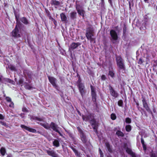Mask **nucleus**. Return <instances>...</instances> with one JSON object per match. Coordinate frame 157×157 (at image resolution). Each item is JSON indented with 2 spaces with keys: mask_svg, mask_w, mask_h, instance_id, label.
Segmentation results:
<instances>
[{
  "mask_svg": "<svg viewBox=\"0 0 157 157\" xmlns=\"http://www.w3.org/2000/svg\"><path fill=\"white\" fill-rule=\"evenodd\" d=\"M35 119L39 121H42L40 122H38V123L41 126H43L46 129H49L50 128H52L53 130L55 132L58 131L59 127L57 124L55 123L52 122L49 125L48 123L46 122L42 121V119L41 118H39L37 117H35Z\"/></svg>",
  "mask_w": 157,
  "mask_h": 157,
  "instance_id": "1",
  "label": "nucleus"
},
{
  "mask_svg": "<svg viewBox=\"0 0 157 157\" xmlns=\"http://www.w3.org/2000/svg\"><path fill=\"white\" fill-rule=\"evenodd\" d=\"M94 29L92 26L88 27L86 30V36L87 39L90 40L91 43H95Z\"/></svg>",
  "mask_w": 157,
  "mask_h": 157,
  "instance_id": "2",
  "label": "nucleus"
},
{
  "mask_svg": "<svg viewBox=\"0 0 157 157\" xmlns=\"http://www.w3.org/2000/svg\"><path fill=\"white\" fill-rule=\"evenodd\" d=\"M22 24L21 23L17 24L15 28L12 32V35L14 37H19L21 36Z\"/></svg>",
  "mask_w": 157,
  "mask_h": 157,
  "instance_id": "3",
  "label": "nucleus"
},
{
  "mask_svg": "<svg viewBox=\"0 0 157 157\" xmlns=\"http://www.w3.org/2000/svg\"><path fill=\"white\" fill-rule=\"evenodd\" d=\"M77 129L79 133V135L81 140L82 142L86 146V147H88L90 144V143L89 141L88 140L86 135L80 127H78L77 128Z\"/></svg>",
  "mask_w": 157,
  "mask_h": 157,
  "instance_id": "4",
  "label": "nucleus"
},
{
  "mask_svg": "<svg viewBox=\"0 0 157 157\" xmlns=\"http://www.w3.org/2000/svg\"><path fill=\"white\" fill-rule=\"evenodd\" d=\"M116 60L117 67L119 68V70H124L125 69V66L124 63V60L120 56H117L116 57Z\"/></svg>",
  "mask_w": 157,
  "mask_h": 157,
  "instance_id": "5",
  "label": "nucleus"
},
{
  "mask_svg": "<svg viewBox=\"0 0 157 157\" xmlns=\"http://www.w3.org/2000/svg\"><path fill=\"white\" fill-rule=\"evenodd\" d=\"M141 99L143 107L145 109L148 113H150L151 115L153 116L152 112L151 110L147 103V101L146 100L145 97L144 96L142 95Z\"/></svg>",
  "mask_w": 157,
  "mask_h": 157,
  "instance_id": "6",
  "label": "nucleus"
},
{
  "mask_svg": "<svg viewBox=\"0 0 157 157\" xmlns=\"http://www.w3.org/2000/svg\"><path fill=\"white\" fill-rule=\"evenodd\" d=\"M110 35L111 36L110 40L113 43H116L118 39V36L116 32L114 30H111L110 31Z\"/></svg>",
  "mask_w": 157,
  "mask_h": 157,
  "instance_id": "7",
  "label": "nucleus"
},
{
  "mask_svg": "<svg viewBox=\"0 0 157 157\" xmlns=\"http://www.w3.org/2000/svg\"><path fill=\"white\" fill-rule=\"evenodd\" d=\"M79 1L76 2V9L78 14L80 16H84L85 11L83 10L82 6L78 4Z\"/></svg>",
  "mask_w": 157,
  "mask_h": 157,
  "instance_id": "8",
  "label": "nucleus"
},
{
  "mask_svg": "<svg viewBox=\"0 0 157 157\" xmlns=\"http://www.w3.org/2000/svg\"><path fill=\"white\" fill-rule=\"evenodd\" d=\"M77 85L78 87L80 93L82 97L85 93L84 87L83 84L81 82V79L80 78H79L77 81Z\"/></svg>",
  "mask_w": 157,
  "mask_h": 157,
  "instance_id": "9",
  "label": "nucleus"
},
{
  "mask_svg": "<svg viewBox=\"0 0 157 157\" xmlns=\"http://www.w3.org/2000/svg\"><path fill=\"white\" fill-rule=\"evenodd\" d=\"M109 88L110 94L114 98H116L118 97L119 94L110 85L109 86Z\"/></svg>",
  "mask_w": 157,
  "mask_h": 157,
  "instance_id": "10",
  "label": "nucleus"
},
{
  "mask_svg": "<svg viewBox=\"0 0 157 157\" xmlns=\"http://www.w3.org/2000/svg\"><path fill=\"white\" fill-rule=\"evenodd\" d=\"M48 77L49 82L54 87L57 89L58 86L56 83V82L57 81L56 78L48 76Z\"/></svg>",
  "mask_w": 157,
  "mask_h": 157,
  "instance_id": "11",
  "label": "nucleus"
},
{
  "mask_svg": "<svg viewBox=\"0 0 157 157\" xmlns=\"http://www.w3.org/2000/svg\"><path fill=\"white\" fill-rule=\"evenodd\" d=\"M1 81L0 82L5 83V84H7L8 83L11 84H14L15 83L14 81L9 78H4L2 76L1 78Z\"/></svg>",
  "mask_w": 157,
  "mask_h": 157,
  "instance_id": "12",
  "label": "nucleus"
},
{
  "mask_svg": "<svg viewBox=\"0 0 157 157\" xmlns=\"http://www.w3.org/2000/svg\"><path fill=\"white\" fill-rule=\"evenodd\" d=\"M21 127L24 129V131L25 130L33 133H36V130L35 129L30 128L24 125L21 124Z\"/></svg>",
  "mask_w": 157,
  "mask_h": 157,
  "instance_id": "13",
  "label": "nucleus"
},
{
  "mask_svg": "<svg viewBox=\"0 0 157 157\" xmlns=\"http://www.w3.org/2000/svg\"><path fill=\"white\" fill-rule=\"evenodd\" d=\"M81 44L79 42L77 43H72L70 45V47L69 48V50L71 51V50H73L76 48H77L79 46H80L81 45Z\"/></svg>",
  "mask_w": 157,
  "mask_h": 157,
  "instance_id": "14",
  "label": "nucleus"
},
{
  "mask_svg": "<svg viewBox=\"0 0 157 157\" xmlns=\"http://www.w3.org/2000/svg\"><path fill=\"white\" fill-rule=\"evenodd\" d=\"M82 117L83 120L86 121H90L92 118V115L91 114H89L85 116L82 115Z\"/></svg>",
  "mask_w": 157,
  "mask_h": 157,
  "instance_id": "15",
  "label": "nucleus"
},
{
  "mask_svg": "<svg viewBox=\"0 0 157 157\" xmlns=\"http://www.w3.org/2000/svg\"><path fill=\"white\" fill-rule=\"evenodd\" d=\"M46 152L48 155L53 157H55L57 155L54 151L52 150L51 149L46 150Z\"/></svg>",
  "mask_w": 157,
  "mask_h": 157,
  "instance_id": "16",
  "label": "nucleus"
},
{
  "mask_svg": "<svg viewBox=\"0 0 157 157\" xmlns=\"http://www.w3.org/2000/svg\"><path fill=\"white\" fill-rule=\"evenodd\" d=\"M90 123L92 125L93 129L96 133H97V129L96 127V122L92 118L90 121Z\"/></svg>",
  "mask_w": 157,
  "mask_h": 157,
  "instance_id": "17",
  "label": "nucleus"
},
{
  "mask_svg": "<svg viewBox=\"0 0 157 157\" xmlns=\"http://www.w3.org/2000/svg\"><path fill=\"white\" fill-rule=\"evenodd\" d=\"M20 20L23 24L26 25H30V21L25 17H22L20 18Z\"/></svg>",
  "mask_w": 157,
  "mask_h": 157,
  "instance_id": "18",
  "label": "nucleus"
},
{
  "mask_svg": "<svg viewBox=\"0 0 157 157\" xmlns=\"http://www.w3.org/2000/svg\"><path fill=\"white\" fill-rule=\"evenodd\" d=\"M126 152L130 155L132 157H136V155L135 153L132 152L130 148H127L126 150Z\"/></svg>",
  "mask_w": 157,
  "mask_h": 157,
  "instance_id": "19",
  "label": "nucleus"
},
{
  "mask_svg": "<svg viewBox=\"0 0 157 157\" xmlns=\"http://www.w3.org/2000/svg\"><path fill=\"white\" fill-rule=\"evenodd\" d=\"M5 99L6 100L7 102L10 103L9 106L11 108H13L14 104L13 102L12 101L11 98L9 97H6L5 98Z\"/></svg>",
  "mask_w": 157,
  "mask_h": 157,
  "instance_id": "20",
  "label": "nucleus"
},
{
  "mask_svg": "<svg viewBox=\"0 0 157 157\" xmlns=\"http://www.w3.org/2000/svg\"><path fill=\"white\" fill-rule=\"evenodd\" d=\"M61 20L62 21L67 22V17L65 13H61L60 14Z\"/></svg>",
  "mask_w": 157,
  "mask_h": 157,
  "instance_id": "21",
  "label": "nucleus"
},
{
  "mask_svg": "<svg viewBox=\"0 0 157 157\" xmlns=\"http://www.w3.org/2000/svg\"><path fill=\"white\" fill-rule=\"evenodd\" d=\"M51 4L52 6H59L60 4V2L56 0H52L51 1Z\"/></svg>",
  "mask_w": 157,
  "mask_h": 157,
  "instance_id": "22",
  "label": "nucleus"
},
{
  "mask_svg": "<svg viewBox=\"0 0 157 157\" xmlns=\"http://www.w3.org/2000/svg\"><path fill=\"white\" fill-rule=\"evenodd\" d=\"M105 145L108 151L109 152H111L112 150L111 148V146L110 145L109 143L108 142H106L105 143Z\"/></svg>",
  "mask_w": 157,
  "mask_h": 157,
  "instance_id": "23",
  "label": "nucleus"
},
{
  "mask_svg": "<svg viewBox=\"0 0 157 157\" xmlns=\"http://www.w3.org/2000/svg\"><path fill=\"white\" fill-rule=\"evenodd\" d=\"M77 13L75 11H73L70 13V17L71 19H74L76 18Z\"/></svg>",
  "mask_w": 157,
  "mask_h": 157,
  "instance_id": "24",
  "label": "nucleus"
},
{
  "mask_svg": "<svg viewBox=\"0 0 157 157\" xmlns=\"http://www.w3.org/2000/svg\"><path fill=\"white\" fill-rule=\"evenodd\" d=\"M53 144L54 146L56 147H59V143L58 140H55L53 142Z\"/></svg>",
  "mask_w": 157,
  "mask_h": 157,
  "instance_id": "25",
  "label": "nucleus"
},
{
  "mask_svg": "<svg viewBox=\"0 0 157 157\" xmlns=\"http://www.w3.org/2000/svg\"><path fill=\"white\" fill-rule=\"evenodd\" d=\"M70 147L71 148L72 150L75 153V155H76L77 156H79V154L78 153V151L73 146H70Z\"/></svg>",
  "mask_w": 157,
  "mask_h": 157,
  "instance_id": "26",
  "label": "nucleus"
},
{
  "mask_svg": "<svg viewBox=\"0 0 157 157\" xmlns=\"http://www.w3.org/2000/svg\"><path fill=\"white\" fill-rule=\"evenodd\" d=\"M0 152L2 156H4L6 153V150L5 148L3 147H2L0 149Z\"/></svg>",
  "mask_w": 157,
  "mask_h": 157,
  "instance_id": "27",
  "label": "nucleus"
},
{
  "mask_svg": "<svg viewBox=\"0 0 157 157\" xmlns=\"http://www.w3.org/2000/svg\"><path fill=\"white\" fill-rule=\"evenodd\" d=\"M116 134L118 137H123L124 136V134L123 133L119 130H118L116 132Z\"/></svg>",
  "mask_w": 157,
  "mask_h": 157,
  "instance_id": "28",
  "label": "nucleus"
},
{
  "mask_svg": "<svg viewBox=\"0 0 157 157\" xmlns=\"http://www.w3.org/2000/svg\"><path fill=\"white\" fill-rule=\"evenodd\" d=\"M109 75H110L111 77L113 78L114 76V73L113 72V71L110 70L109 69Z\"/></svg>",
  "mask_w": 157,
  "mask_h": 157,
  "instance_id": "29",
  "label": "nucleus"
},
{
  "mask_svg": "<svg viewBox=\"0 0 157 157\" xmlns=\"http://www.w3.org/2000/svg\"><path fill=\"white\" fill-rule=\"evenodd\" d=\"M126 130L128 132H129L131 130V127L129 125H127L125 127Z\"/></svg>",
  "mask_w": 157,
  "mask_h": 157,
  "instance_id": "30",
  "label": "nucleus"
},
{
  "mask_svg": "<svg viewBox=\"0 0 157 157\" xmlns=\"http://www.w3.org/2000/svg\"><path fill=\"white\" fill-rule=\"evenodd\" d=\"M91 95L92 97H96V94L94 90L93 89L92 87V86H91Z\"/></svg>",
  "mask_w": 157,
  "mask_h": 157,
  "instance_id": "31",
  "label": "nucleus"
},
{
  "mask_svg": "<svg viewBox=\"0 0 157 157\" xmlns=\"http://www.w3.org/2000/svg\"><path fill=\"white\" fill-rule=\"evenodd\" d=\"M66 131L67 132L69 136H70L71 139H73L74 140L75 137L72 133L69 131H68L66 130Z\"/></svg>",
  "mask_w": 157,
  "mask_h": 157,
  "instance_id": "32",
  "label": "nucleus"
},
{
  "mask_svg": "<svg viewBox=\"0 0 157 157\" xmlns=\"http://www.w3.org/2000/svg\"><path fill=\"white\" fill-rule=\"evenodd\" d=\"M10 69L12 71H16V69L15 66L12 65H10L9 66Z\"/></svg>",
  "mask_w": 157,
  "mask_h": 157,
  "instance_id": "33",
  "label": "nucleus"
},
{
  "mask_svg": "<svg viewBox=\"0 0 157 157\" xmlns=\"http://www.w3.org/2000/svg\"><path fill=\"white\" fill-rule=\"evenodd\" d=\"M111 118L112 120H115L116 118V115L114 113H112L111 115Z\"/></svg>",
  "mask_w": 157,
  "mask_h": 157,
  "instance_id": "34",
  "label": "nucleus"
},
{
  "mask_svg": "<svg viewBox=\"0 0 157 157\" xmlns=\"http://www.w3.org/2000/svg\"><path fill=\"white\" fill-rule=\"evenodd\" d=\"M125 122L128 124H130L131 122V119L128 117H127L125 119Z\"/></svg>",
  "mask_w": 157,
  "mask_h": 157,
  "instance_id": "35",
  "label": "nucleus"
},
{
  "mask_svg": "<svg viewBox=\"0 0 157 157\" xmlns=\"http://www.w3.org/2000/svg\"><path fill=\"white\" fill-rule=\"evenodd\" d=\"M123 104V101L120 100L118 102V105L120 106H122Z\"/></svg>",
  "mask_w": 157,
  "mask_h": 157,
  "instance_id": "36",
  "label": "nucleus"
},
{
  "mask_svg": "<svg viewBox=\"0 0 157 157\" xmlns=\"http://www.w3.org/2000/svg\"><path fill=\"white\" fill-rule=\"evenodd\" d=\"M0 123L2 125L6 127H7L8 126V124H7L6 122L4 121H1L0 122Z\"/></svg>",
  "mask_w": 157,
  "mask_h": 157,
  "instance_id": "37",
  "label": "nucleus"
},
{
  "mask_svg": "<svg viewBox=\"0 0 157 157\" xmlns=\"http://www.w3.org/2000/svg\"><path fill=\"white\" fill-rule=\"evenodd\" d=\"M143 61L142 59V58H139L137 61V63L140 64H142L143 63Z\"/></svg>",
  "mask_w": 157,
  "mask_h": 157,
  "instance_id": "38",
  "label": "nucleus"
},
{
  "mask_svg": "<svg viewBox=\"0 0 157 157\" xmlns=\"http://www.w3.org/2000/svg\"><path fill=\"white\" fill-rule=\"evenodd\" d=\"M101 78L102 80H105L106 79V77L105 75H102L101 77Z\"/></svg>",
  "mask_w": 157,
  "mask_h": 157,
  "instance_id": "39",
  "label": "nucleus"
},
{
  "mask_svg": "<svg viewBox=\"0 0 157 157\" xmlns=\"http://www.w3.org/2000/svg\"><path fill=\"white\" fill-rule=\"evenodd\" d=\"M4 119V117L2 114H0V119L3 120Z\"/></svg>",
  "mask_w": 157,
  "mask_h": 157,
  "instance_id": "40",
  "label": "nucleus"
},
{
  "mask_svg": "<svg viewBox=\"0 0 157 157\" xmlns=\"http://www.w3.org/2000/svg\"><path fill=\"white\" fill-rule=\"evenodd\" d=\"M143 147L144 150L145 151L146 150V146L145 144L142 145Z\"/></svg>",
  "mask_w": 157,
  "mask_h": 157,
  "instance_id": "41",
  "label": "nucleus"
},
{
  "mask_svg": "<svg viewBox=\"0 0 157 157\" xmlns=\"http://www.w3.org/2000/svg\"><path fill=\"white\" fill-rule=\"evenodd\" d=\"M52 18V21L54 23V24L55 25H56V21L54 19H53V18Z\"/></svg>",
  "mask_w": 157,
  "mask_h": 157,
  "instance_id": "42",
  "label": "nucleus"
},
{
  "mask_svg": "<svg viewBox=\"0 0 157 157\" xmlns=\"http://www.w3.org/2000/svg\"><path fill=\"white\" fill-rule=\"evenodd\" d=\"M151 157H156V155L155 154L152 153L151 154Z\"/></svg>",
  "mask_w": 157,
  "mask_h": 157,
  "instance_id": "43",
  "label": "nucleus"
},
{
  "mask_svg": "<svg viewBox=\"0 0 157 157\" xmlns=\"http://www.w3.org/2000/svg\"><path fill=\"white\" fill-rule=\"evenodd\" d=\"M56 132L59 133V134L61 136L63 137H64V136H63V135L61 133V132L59 130H58V131H56Z\"/></svg>",
  "mask_w": 157,
  "mask_h": 157,
  "instance_id": "44",
  "label": "nucleus"
},
{
  "mask_svg": "<svg viewBox=\"0 0 157 157\" xmlns=\"http://www.w3.org/2000/svg\"><path fill=\"white\" fill-rule=\"evenodd\" d=\"M92 99L93 101L94 102H96V97H92Z\"/></svg>",
  "mask_w": 157,
  "mask_h": 157,
  "instance_id": "45",
  "label": "nucleus"
},
{
  "mask_svg": "<svg viewBox=\"0 0 157 157\" xmlns=\"http://www.w3.org/2000/svg\"><path fill=\"white\" fill-rule=\"evenodd\" d=\"M72 140L73 141L74 144H77L76 143V140H75V138L74 137V140L73 139H72Z\"/></svg>",
  "mask_w": 157,
  "mask_h": 157,
  "instance_id": "46",
  "label": "nucleus"
},
{
  "mask_svg": "<svg viewBox=\"0 0 157 157\" xmlns=\"http://www.w3.org/2000/svg\"><path fill=\"white\" fill-rule=\"evenodd\" d=\"M141 143L142 144V145L145 144L144 139L143 138H141Z\"/></svg>",
  "mask_w": 157,
  "mask_h": 157,
  "instance_id": "47",
  "label": "nucleus"
},
{
  "mask_svg": "<svg viewBox=\"0 0 157 157\" xmlns=\"http://www.w3.org/2000/svg\"><path fill=\"white\" fill-rule=\"evenodd\" d=\"M154 65L156 66L157 65V60H155L154 62Z\"/></svg>",
  "mask_w": 157,
  "mask_h": 157,
  "instance_id": "48",
  "label": "nucleus"
},
{
  "mask_svg": "<svg viewBox=\"0 0 157 157\" xmlns=\"http://www.w3.org/2000/svg\"><path fill=\"white\" fill-rule=\"evenodd\" d=\"M15 18H16V21H17V24L18 23H20V22H18V17H17V16H15Z\"/></svg>",
  "mask_w": 157,
  "mask_h": 157,
  "instance_id": "49",
  "label": "nucleus"
},
{
  "mask_svg": "<svg viewBox=\"0 0 157 157\" xmlns=\"http://www.w3.org/2000/svg\"><path fill=\"white\" fill-rule=\"evenodd\" d=\"M7 157H12V155L11 154H9L8 155Z\"/></svg>",
  "mask_w": 157,
  "mask_h": 157,
  "instance_id": "50",
  "label": "nucleus"
},
{
  "mask_svg": "<svg viewBox=\"0 0 157 157\" xmlns=\"http://www.w3.org/2000/svg\"><path fill=\"white\" fill-rule=\"evenodd\" d=\"M77 112L79 115L80 116H81V113L79 110L77 111Z\"/></svg>",
  "mask_w": 157,
  "mask_h": 157,
  "instance_id": "51",
  "label": "nucleus"
},
{
  "mask_svg": "<svg viewBox=\"0 0 157 157\" xmlns=\"http://www.w3.org/2000/svg\"><path fill=\"white\" fill-rule=\"evenodd\" d=\"M3 96H4V97H5L6 98V94L4 93V92H3Z\"/></svg>",
  "mask_w": 157,
  "mask_h": 157,
  "instance_id": "52",
  "label": "nucleus"
},
{
  "mask_svg": "<svg viewBox=\"0 0 157 157\" xmlns=\"http://www.w3.org/2000/svg\"><path fill=\"white\" fill-rule=\"evenodd\" d=\"M19 83L20 84H21L22 83V82H23V81L22 80H20L19 81Z\"/></svg>",
  "mask_w": 157,
  "mask_h": 157,
  "instance_id": "53",
  "label": "nucleus"
},
{
  "mask_svg": "<svg viewBox=\"0 0 157 157\" xmlns=\"http://www.w3.org/2000/svg\"><path fill=\"white\" fill-rule=\"evenodd\" d=\"M99 152H100V154L101 155V154L102 153V152L101 151V150L100 149H99Z\"/></svg>",
  "mask_w": 157,
  "mask_h": 157,
  "instance_id": "54",
  "label": "nucleus"
},
{
  "mask_svg": "<svg viewBox=\"0 0 157 157\" xmlns=\"http://www.w3.org/2000/svg\"><path fill=\"white\" fill-rule=\"evenodd\" d=\"M2 75H0V81H2L1 78H2Z\"/></svg>",
  "mask_w": 157,
  "mask_h": 157,
  "instance_id": "55",
  "label": "nucleus"
},
{
  "mask_svg": "<svg viewBox=\"0 0 157 157\" xmlns=\"http://www.w3.org/2000/svg\"><path fill=\"white\" fill-rule=\"evenodd\" d=\"M26 88H27L28 89H31V87L30 86H29L28 87L26 86Z\"/></svg>",
  "mask_w": 157,
  "mask_h": 157,
  "instance_id": "56",
  "label": "nucleus"
},
{
  "mask_svg": "<svg viewBox=\"0 0 157 157\" xmlns=\"http://www.w3.org/2000/svg\"><path fill=\"white\" fill-rule=\"evenodd\" d=\"M144 1L145 2H147L148 1V0H144Z\"/></svg>",
  "mask_w": 157,
  "mask_h": 157,
  "instance_id": "57",
  "label": "nucleus"
},
{
  "mask_svg": "<svg viewBox=\"0 0 157 157\" xmlns=\"http://www.w3.org/2000/svg\"><path fill=\"white\" fill-rule=\"evenodd\" d=\"M60 79L61 80H63V79L62 78V77H60Z\"/></svg>",
  "mask_w": 157,
  "mask_h": 157,
  "instance_id": "58",
  "label": "nucleus"
},
{
  "mask_svg": "<svg viewBox=\"0 0 157 157\" xmlns=\"http://www.w3.org/2000/svg\"><path fill=\"white\" fill-rule=\"evenodd\" d=\"M153 112H155V109H153Z\"/></svg>",
  "mask_w": 157,
  "mask_h": 157,
  "instance_id": "59",
  "label": "nucleus"
},
{
  "mask_svg": "<svg viewBox=\"0 0 157 157\" xmlns=\"http://www.w3.org/2000/svg\"><path fill=\"white\" fill-rule=\"evenodd\" d=\"M52 17H50V19H52Z\"/></svg>",
  "mask_w": 157,
  "mask_h": 157,
  "instance_id": "60",
  "label": "nucleus"
},
{
  "mask_svg": "<svg viewBox=\"0 0 157 157\" xmlns=\"http://www.w3.org/2000/svg\"><path fill=\"white\" fill-rule=\"evenodd\" d=\"M55 157H59L58 156V155H57Z\"/></svg>",
  "mask_w": 157,
  "mask_h": 157,
  "instance_id": "61",
  "label": "nucleus"
},
{
  "mask_svg": "<svg viewBox=\"0 0 157 157\" xmlns=\"http://www.w3.org/2000/svg\"><path fill=\"white\" fill-rule=\"evenodd\" d=\"M136 104H137V105H139V104H138V103H137Z\"/></svg>",
  "mask_w": 157,
  "mask_h": 157,
  "instance_id": "62",
  "label": "nucleus"
},
{
  "mask_svg": "<svg viewBox=\"0 0 157 157\" xmlns=\"http://www.w3.org/2000/svg\"><path fill=\"white\" fill-rule=\"evenodd\" d=\"M149 57V56L148 55L147 57Z\"/></svg>",
  "mask_w": 157,
  "mask_h": 157,
  "instance_id": "63",
  "label": "nucleus"
},
{
  "mask_svg": "<svg viewBox=\"0 0 157 157\" xmlns=\"http://www.w3.org/2000/svg\"><path fill=\"white\" fill-rule=\"evenodd\" d=\"M102 1V2H103V0H101Z\"/></svg>",
  "mask_w": 157,
  "mask_h": 157,
  "instance_id": "64",
  "label": "nucleus"
}]
</instances>
